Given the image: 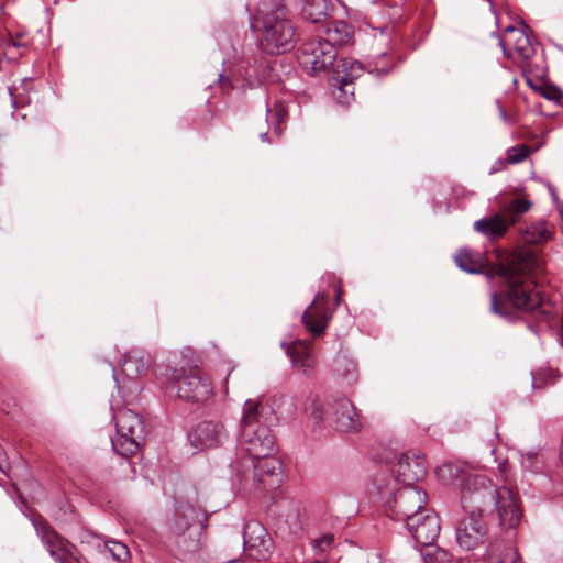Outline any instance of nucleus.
Listing matches in <instances>:
<instances>
[{"mask_svg":"<svg viewBox=\"0 0 563 563\" xmlns=\"http://www.w3.org/2000/svg\"><path fill=\"white\" fill-rule=\"evenodd\" d=\"M32 523L49 555L58 563H71L75 545L58 534L45 520L33 519Z\"/></svg>","mask_w":563,"mask_h":563,"instance_id":"nucleus-13","label":"nucleus"},{"mask_svg":"<svg viewBox=\"0 0 563 563\" xmlns=\"http://www.w3.org/2000/svg\"><path fill=\"white\" fill-rule=\"evenodd\" d=\"M496 103H497V107H498V111H499V115L501 118V120L505 122V123H511V118L508 115V113L506 112V110L501 107L499 100H496Z\"/></svg>","mask_w":563,"mask_h":563,"instance_id":"nucleus-39","label":"nucleus"},{"mask_svg":"<svg viewBox=\"0 0 563 563\" xmlns=\"http://www.w3.org/2000/svg\"><path fill=\"white\" fill-rule=\"evenodd\" d=\"M104 547L115 561L120 563H126L129 561L130 551L124 543L119 541H109L106 542Z\"/></svg>","mask_w":563,"mask_h":563,"instance_id":"nucleus-31","label":"nucleus"},{"mask_svg":"<svg viewBox=\"0 0 563 563\" xmlns=\"http://www.w3.org/2000/svg\"><path fill=\"white\" fill-rule=\"evenodd\" d=\"M541 95L545 99L551 100V101H559L560 98L562 97V92L558 88L552 87V86L544 87L542 89Z\"/></svg>","mask_w":563,"mask_h":563,"instance_id":"nucleus-38","label":"nucleus"},{"mask_svg":"<svg viewBox=\"0 0 563 563\" xmlns=\"http://www.w3.org/2000/svg\"><path fill=\"white\" fill-rule=\"evenodd\" d=\"M169 394L189 402L207 400L212 394L210 379L198 369L169 367L163 374Z\"/></svg>","mask_w":563,"mask_h":563,"instance_id":"nucleus-6","label":"nucleus"},{"mask_svg":"<svg viewBox=\"0 0 563 563\" xmlns=\"http://www.w3.org/2000/svg\"><path fill=\"white\" fill-rule=\"evenodd\" d=\"M243 548L251 556L263 561L269 558L274 544L266 528L261 522L251 520L244 526Z\"/></svg>","mask_w":563,"mask_h":563,"instance_id":"nucleus-15","label":"nucleus"},{"mask_svg":"<svg viewBox=\"0 0 563 563\" xmlns=\"http://www.w3.org/2000/svg\"><path fill=\"white\" fill-rule=\"evenodd\" d=\"M288 114L287 106L284 101H276L273 107H267L266 121L274 125V132L280 135L279 125L286 120Z\"/></svg>","mask_w":563,"mask_h":563,"instance_id":"nucleus-27","label":"nucleus"},{"mask_svg":"<svg viewBox=\"0 0 563 563\" xmlns=\"http://www.w3.org/2000/svg\"><path fill=\"white\" fill-rule=\"evenodd\" d=\"M309 416L317 424H321L324 420V409L318 399H313L311 405L306 409Z\"/></svg>","mask_w":563,"mask_h":563,"instance_id":"nucleus-37","label":"nucleus"},{"mask_svg":"<svg viewBox=\"0 0 563 563\" xmlns=\"http://www.w3.org/2000/svg\"><path fill=\"white\" fill-rule=\"evenodd\" d=\"M218 81L221 82L222 85H225V84H229L230 82V79L229 78H225L223 77L222 74L219 75L218 77Z\"/></svg>","mask_w":563,"mask_h":563,"instance_id":"nucleus-42","label":"nucleus"},{"mask_svg":"<svg viewBox=\"0 0 563 563\" xmlns=\"http://www.w3.org/2000/svg\"><path fill=\"white\" fill-rule=\"evenodd\" d=\"M261 404L247 399L243 406L239 453L230 461L232 475L256 489H275L283 479L282 462L272 455L275 448V437L271 429L261 422Z\"/></svg>","mask_w":563,"mask_h":563,"instance_id":"nucleus-2","label":"nucleus"},{"mask_svg":"<svg viewBox=\"0 0 563 563\" xmlns=\"http://www.w3.org/2000/svg\"><path fill=\"white\" fill-rule=\"evenodd\" d=\"M522 468L532 473H539L542 468V462L537 452H527L521 457Z\"/></svg>","mask_w":563,"mask_h":563,"instance_id":"nucleus-33","label":"nucleus"},{"mask_svg":"<svg viewBox=\"0 0 563 563\" xmlns=\"http://www.w3.org/2000/svg\"><path fill=\"white\" fill-rule=\"evenodd\" d=\"M340 67L343 74L340 77L339 91L343 95H353V89H350L351 84L355 78L361 76L364 70V66L358 60L344 58L341 60Z\"/></svg>","mask_w":563,"mask_h":563,"instance_id":"nucleus-25","label":"nucleus"},{"mask_svg":"<svg viewBox=\"0 0 563 563\" xmlns=\"http://www.w3.org/2000/svg\"><path fill=\"white\" fill-rule=\"evenodd\" d=\"M530 207L531 203L527 199H514L508 206L503 208L501 212L475 221L473 228L476 232L487 238H500Z\"/></svg>","mask_w":563,"mask_h":563,"instance_id":"nucleus-9","label":"nucleus"},{"mask_svg":"<svg viewBox=\"0 0 563 563\" xmlns=\"http://www.w3.org/2000/svg\"><path fill=\"white\" fill-rule=\"evenodd\" d=\"M319 34L334 48L347 44L351 38L350 27L342 21H327L321 25Z\"/></svg>","mask_w":563,"mask_h":563,"instance_id":"nucleus-24","label":"nucleus"},{"mask_svg":"<svg viewBox=\"0 0 563 563\" xmlns=\"http://www.w3.org/2000/svg\"><path fill=\"white\" fill-rule=\"evenodd\" d=\"M331 410L336 430L357 432L362 429V417L350 399L345 397L334 399Z\"/></svg>","mask_w":563,"mask_h":563,"instance_id":"nucleus-18","label":"nucleus"},{"mask_svg":"<svg viewBox=\"0 0 563 563\" xmlns=\"http://www.w3.org/2000/svg\"><path fill=\"white\" fill-rule=\"evenodd\" d=\"M325 294L319 292L302 314V323L314 335H321L331 317Z\"/></svg>","mask_w":563,"mask_h":563,"instance_id":"nucleus-19","label":"nucleus"},{"mask_svg":"<svg viewBox=\"0 0 563 563\" xmlns=\"http://www.w3.org/2000/svg\"><path fill=\"white\" fill-rule=\"evenodd\" d=\"M113 410V420L117 428V437L111 440L115 453L130 457L136 454L144 440V424L134 411L128 408Z\"/></svg>","mask_w":563,"mask_h":563,"instance_id":"nucleus-7","label":"nucleus"},{"mask_svg":"<svg viewBox=\"0 0 563 563\" xmlns=\"http://www.w3.org/2000/svg\"><path fill=\"white\" fill-rule=\"evenodd\" d=\"M532 387L541 389L548 384H554L558 379V374L552 368H540L537 372H532Z\"/></svg>","mask_w":563,"mask_h":563,"instance_id":"nucleus-30","label":"nucleus"},{"mask_svg":"<svg viewBox=\"0 0 563 563\" xmlns=\"http://www.w3.org/2000/svg\"><path fill=\"white\" fill-rule=\"evenodd\" d=\"M336 55V48L318 34L316 38L302 44L298 60L308 73L319 74L334 64Z\"/></svg>","mask_w":563,"mask_h":563,"instance_id":"nucleus-10","label":"nucleus"},{"mask_svg":"<svg viewBox=\"0 0 563 563\" xmlns=\"http://www.w3.org/2000/svg\"><path fill=\"white\" fill-rule=\"evenodd\" d=\"M334 542L333 534H324L319 539L312 541V549L314 555L321 556L328 552Z\"/></svg>","mask_w":563,"mask_h":563,"instance_id":"nucleus-35","label":"nucleus"},{"mask_svg":"<svg viewBox=\"0 0 563 563\" xmlns=\"http://www.w3.org/2000/svg\"><path fill=\"white\" fill-rule=\"evenodd\" d=\"M498 467H499V470H500V472H501V473H504V472H505V465H504L503 463H499Z\"/></svg>","mask_w":563,"mask_h":563,"instance_id":"nucleus-45","label":"nucleus"},{"mask_svg":"<svg viewBox=\"0 0 563 563\" xmlns=\"http://www.w3.org/2000/svg\"><path fill=\"white\" fill-rule=\"evenodd\" d=\"M393 68V62L391 57L383 53L375 57L374 59L369 60L366 65V69L368 74L375 75V76H383L388 74Z\"/></svg>","mask_w":563,"mask_h":563,"instance_id":"nucleus-29","label":"nucleus"},{"mask_svg":"<svg viewBox=\"0 0 563 563\" xmlns=\"http://www.w3.org/2000/svg\"><path fill=\"white\" fill-rule=\"evenodd\" d=\"M150 363L151 358L143 350L133 347L125 353L121 369L129 380H135L147 372Z\"/></svg>","mask_w":563,"mask_h":563,"instance_id":"nucleus-21","label":"nucleus"},{"mask_svg":"<svg viewBox=\"0 0 563 563\" xmlns=\"http://www.w3.org/2000/svg\"><path fill=\"white\" fill-rule=\"evenodd\" d=\"M423 563H457L452 555L441 548L420 549Z\"/></svg>","mask_w":563,"mask_h":563,"instance_id":"nucleus-28","label":"nucleus"},{"mask_svg":"<svg viewBox=\"0 0 563 563\" xmlns=\"http://www.w3.org/2000/svg\"><path fill=\"white\" fill-rule=\"evenodd\" d=\"M12 106H13V107H16V102H15V100H14V99H12Z\"/></svg>","mask_w":563,"mask_h":563,"instance_id":"nucleus-47","label":"nucleus"},{"mask_svg":"<svg viewBox=\"0 0 563 563\" xmlns=\"http://www.w3.org/2000/svg\"><path fill=\"white\" fill-rule=\"evenodd\" d=\"M113 379L115 380L117 387H118V389H119V391H120L122 387H121V383H120V380H119V378H118V375H117V373H115V369H114V368H113Z\"/></svg>","mask_w":563,"mask_h":563,"instance_id":"nucleus-43","label":"nucleus"},{"mask_svg":"<svg viewBox=\"0 0 563 563\" xmlns=\"http://www.w3.org/2000/svg\"><path fill=\"white\" fill-rule=\"evenodd\" d=\"M280 345L291 360L292 364L295 366L302 368L303 373H306L308 369L314 366L316 358L311 354L309 342L296 341L290 344L282 342Z\"/></svg>","mask_w":563,"mask_h":563,"instance_id":"nucleus-22","label":"nucleus"},{"mask_svg":"<svg viewBox=\"0 0 563 563\" xmlns=\"http://www.w3.org/2000/svg\"><path fill=\"white\" fill-rule=\"evenodd\" d=\"M232 369H233V368H230V371L228 372V376H227V378H225V383L228 382V378H229V376L231 375Z\"/></svg>","mask_w":563,"mask_h":563,"instance_id":"nucleus-46","label":"nucleus"},{"mask_svg":"<svg viewBox=\"0 0 563 563\" xmlns=\"http://www.w3.org/2000/svg\"><path fill=\"white\" fill-rule=\"evenodd\" d=\"M252 27L257 34L261 49L276 55L295 47L297 32L288 18L285 5L278 1L263 2L253 19Z\"/></svg>","mask_w":563,"mask_h":563,"instance_id":"nucleus-4","label":"nucleus"},{"mask_svg":"<svg viewBox=\"0 0 563 563\" xmlns=\"http://www.w3.org/2000/svg\"><path fill=\"white\" fill-rule=\"evenodd\" d=\"M329 3L327 0H309L302 8V16L316 24L328 21Z\"/></svg>","mask_w":563,"mask_h":563,"instance_id":"nucleus-26","label":"nucleus"},{"mask_svg":"<svg viewBox=\"0 0 563 563\" xmlns=\"http://www.w3.org/2000/svg\"><path fill=\"white\" fill-rule=\"evenodd\" d=\"M341 296H342V290L340 288L336 289V294H335V305H340V300H341Z\"/></svg>","mask_w":563,"mask_h":563,"instance_id":"nucleus-41","label":"nucleus"},{"mask_svg":"<svg viewBox=\"0 0 563 563\" xmlns=\"http://www.w3.org/2000/svg\"><path fill=\"white\" fill-rule=\"evenodd\" d=\"M500 278V287L490 294L489 310L507 322H516L531 314L549 322L551 311L543 305L537 289V276L543 271V262L533 252L511 255L494 269Z\"/></svg>","mask_w":563,"mask_h":563,"instance_id":"nucleus-1","label":"nucleus"},{"mask_svg":"<svg viewBox=\"0 0 563 563\" xmlns=\"http://www.w3.org/2000/svg\"><path fill=\"white\" fill-rule=\"evenodd\" d=\"M427 474V465L419 452L408 451L397 456L396 462L387 465L374 483L380 496L388 495L397 486L413 485Z\"/></svg>","mask_w":563,"mask_h":563,"instance_id":"nucleus-5","label":"nucleus"},{"mask_svg":"<svg viewBox=\"0 0 563 563\" xmlns=\"http://www.w3.org/2000/svg\"><path fill=\"white\" fill-rule=\"evenodd\" d=\"M454 262L459 268L470 274H486L492 278L495 273V267L486 269V266L479 254H472L466 249H461L454 256Z\"/></svg>","mask_w":563,"mask_h":563,"instance_id":"nucleus-23","label":"nucleus"},{"mask_svg":"<svg viewBox=\"0 0 563 563\" xmlns=\"http://www.w3.org/2000/svg\"><path fill=\"white\" fill-rule=\"evenodd\" d=\"M260 139H261L263 142H269V140H268V133H267V132L261 133V134H260Z\"/></svg>","mask_w":563,"mask_h":563,"instance_id":"nucleus-44","label":"nucleus"},{"mask_svg":"<svg viewBox=\"0 0 563 563\" xmlns=\"http://www.w3.org/2000/svg\"><path fill=\"white\" fill-rule=\"evenodd\" d=\"M208 515L189 503H180L175 508L170 531L176 537H184L189 532V539L197 542L207 527Z\"/></svg>","mask_w":563,"mask_h":563,"instance_id":"nucleus-12","label":"nucleus"},{"mask_svg":"<svg viewBox=\"0 0 563 563\" xmlns=\"http://www.w3.org/2000/svg\"><path fill=\"white\" fill-rule=\"evenodd\" d=\"M382 497L386 498L389 517L396 521L406 523L420 512L428 510L427 493L415 485L397 486L388 495Z\"/></svg>","mask_w":563,"mask_h":563,"instance_id":"nucleus-8","label":"nucleus"},{"mask_svg":"<svg viewBox=\"0 0 563 563\" xmlns=\"http://www.w3.org/2000/svg\"><path fill=\"white\" fill-rule=\"evenodd\" d=\"M488 530L481 516L467 515L459 522L455 540L461 550L472 551L487 539Z\"/></svg>","mask_w":563,"mask_h":563,"instance_id":"nucleus-17","label":"nucleus"},{"mask_svg":"<svg viewBox=\"0 0 563 563\" xmlns=\"http://www.w3.org/2000/svg\"><path fill=\"white\" fill-rule=\"evenodd\" d=\"M229 439V431L220 420H203L188 433L190 444L199 450L222 445Z\"/></svg>","mask_w":563,"mask_h":563,"instance_id":"nucleus-14","label":"nucleus"},{"mask_svg":"<svg viewBox=\"0 0 563 563\" xmlns=\"http://www.w3.org/2000/svg\"><path fill=\"white\" fill-rule=\"evenodd\" d=\"M344 367L345 372L342 373L347 379L349 383L355 380L354 372L356 369V364L353 360H350L345 356H340L335 360V371L338 373L341 372V368Z\"/></svg>","mask_w":563,"mask_h":563,"instance_id":"nucleus-32","label":"nucleus"},{"mask_svg":"<svg viewBox=\"0 0 563 563\" xmlns=\"http://www.w3.org/2000/svg\"><path fill=\"white\" fill-rule=\"evenodd\" d=\"M406 527L420 549L438 548L434 541L440 533V520L429 509L408 520Z\"/></svg>","mask_w":563,"mask_h":563,"instance_id":"nucleus-16","label":"nucleus"},{"mask_svg":"<svg viewBox=\"0 0 563 563\" xmlns=\"http://www.w3.org/2000/svg\"><path fill=\"white\" fill-rule=\"evenodd\" d=\"M530 150L527 145L519 144L507 150V159L511 164L523 162L529 156Z\"/></svg>","mask_w":563,"mask_h":563,"instance_id":"nucleus-34","label":"nucleus"},{"mask_svg":"<svg viewBox=\"0 0 563 563\" xmlns=\"http://www.w3.org/2000/svg\"><path fill=\"white\" fill-rule=\"evenodd\" d=\"M483 560L485 563H525L515 548L514 536L509 533L490 541Z\"/></svg>","mask_w":563,"mask_h":563,"instance_id":"nucleus-20","label":"nucleus"},{"mask_svg":"<svg viewBox=\"0 0 563 563\" xmlns=\"http://www.w3.org/2000/svg\"><path fill=\"white\" fill-rule=\"evenodd\" d=\"M503 55L518 64L522 70L530 66L536 48L528 34L515 26H507L504 35L499 37Z\"/></svg>","mask_w":563,"mask_h":563,"instance_id":"nucleus-11","label":"nucleus"},{"mask_svg":"<svg viewBox=\"0 0 563 563\" xmlns=\"http://www.w3.org/2000/svg\"><path fill=\"white\" fill-rule=\"evenodd\" d=\"M22 46H24V44L20 40H10V42L8 43V53L10 52L11 48H19Z\"/></svg>","mask_w":563,"mask_h":563,"instance_id":"nucleus-40","label":"nucleus"},{"mask_svg":"<svg viewBox=\"0 0 563 563\" xmlns=\"http://www.w3.org/2000/svg\"><path fill=\"white\" fill-rule=\"evenodd\" d=\"M437 472L442 478L460 479L461 505L467 515L483 518L497 511L501 527L511 529L519 525L521 510L507 486H498L485 475L468 473L454 463H445Z\"/></svg>","mask_w":563,"mask_h":563,"instance_id":"nucleus-3","label":"nucleus"},{"mask_svg":"<svg viewBox=\"0 0 563 563\" xmlns=\"http://www.w3.org/2000/svg\"><path fill=\"white\" fill-rule=\"evenodd\" d=\"M527 234L528 236L526 238V242L538 243L547 238L548 230L544 228L542 223H538L528 229Z\"/></svg>","mask_w":563,"mask_h":563,"instance_id":"nucleus-36","label":"nucleus"}]
</instances>
